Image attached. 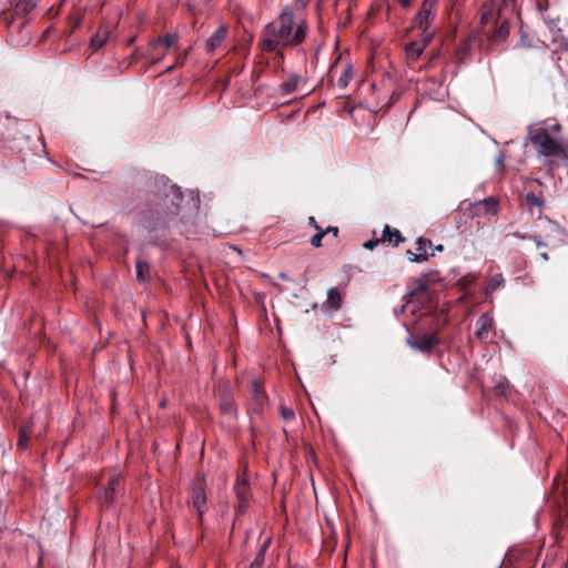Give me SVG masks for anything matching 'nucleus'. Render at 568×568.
Listing matches in <instances>:
<instances>
[{"label": "nucleus", "mask_w": 568, "mask_h": 568, "mask_svg": "<svg viewBox=\"0 0 568 568\" xmlns=\"http://www.w3.org/2000/svg\"><path fill=\"white\" fill-rule=\"evenodd\" d=\"M324 232H326V234L332 233L333 237H336L338 234V229L328 226L326 230H324Z\"/></svg>", "instance_id": "473e14b6"}, {"label": "nucleus", "mask_w": 568, "mask_h": 568, "mask_svg": "<svg viewBox=\"0 0 568 568\" xmlns=\"http://www.w3.org/2000/svg\"><path fill=\"white\" fill-rule=\"evenodd\" d=\"M325 235L326 232H324L323 230H318V232L311 239V244L314 247H320L322 245V240Z\"/></svg>", "instance_id": "c756f323"}, {"label": "nucleus", "mask_w": 568, "mask_h": 568, "mask_svg": "<svg viewBox=\"0 0 568 568\" xmlns=\"http://www.w3.org/2000/svg\"><path fill=\"white\" fill-rule=\"evenodd\" d=\"M310 0H295V8L294 10H298L300 12H303V9L306 7Z\"/></svg>", "instance_id": "2f4dec72"}, {"label": "nucleus", "mask_w": 568, "mask_h": 568, "mask_svg": "<svg viewBox=\"0 0 568 568\" xmlns=\"http://www.w3.org/2000/svg\"><path fill=\"white\" fill-rule=\"evenodd\" d=\"M36 3L33 0H16L14 9L17 13L28 14L33 10Z\"/></svg>", "instance_id": "5701e85b"}, {"label": "nucleus", "mask_w": 568, "mask_h": 568, "mask_svg": "<svg viewBox=\"0 0 568 568\" xmlns=\"http://www.w3.org/2000/svg\"><path fill=\"white\" fill-rule=\"evenodd\" d=\"M192 505L196 509L200 517H202L206 506V494L204 483L197 479L192 488Z\"/></svg>", "instance_id": "9b49d317"}, {"label": "nucleus", "mask_w": 568, "mask_h": 568, "mask_svg": "<svg viewBox=\"0 0 568 568\" xmlns=\"http://www.w3.org/2000/svg\"><path fill=\"white\" fill-rule=\"evenodd\" d=\"M176 43V38L172 34L160 37L149 47V59L153 62H159L166 53V50Z\"/></svg>", "instance_id": "6e6552de"}, {"label": "nucleus", "mask_w": 568, "mask_h": 568, "mask_svg": "<svg viewBox=\"0 0 568 568\" xmlns=\"http://www.w3.org/2000/svg\"><path fill=\"white\" fill-rule=\"evenodd\" d=\"M439 0H423L419 11L413 19V28L420 30V36L426 41H432L436 34V29L432 24L436 18V8Z\"/></svg>", "instance_id": "7ed1b4c3"}, {"label": "nucleus", "mask_w": 568, "mask_h": 568, "mask_svg": "<svg viewBox=\"0 0 568 568\" xmlns=\"http://www.w3.org/2000/svg\"><path fill=\"white\" fill-rule=\"evenodd\" d=\"M497 164H498V165H500V166L504 164V160H503V158H499V159L497 160Z\"/></svg>", "instance_id": "58836bf2"}, {"label": "nucleus", "mask_w": 568, "mask_h": 568, "mask_svg": "<svg viewBox=\"0 0 568 568\" xmlns=\"http://www.w3.org/2000/svg\"><path fill=\"white\" fill-rule=\"evenodd\" d=\"M121 476L120 475H113L110 477L108 481V487L104 489L103 497H102V505H112V503L115 500L116 495V488L120 485Z\"/></svg>", "instance_id": "dca6fc26"}, {"label": "nucleus", "mask_w": 568, "mask_h": 568, "mask_svg": "<svg viewBox=\"0 0 568 568\" xmlns=\"http://www.w3.org/2000/svg\"><path fill=\"white\" fill-rule=\"evenodd\" d=\"M252 392H253V396H254L257 405L261 406L263 398H264V394H263V390L261 389L260 385L256 382H253V384H252Z\"/></svg>", "instance_id": "cd10ccee"}, {"label": "nucleus", "mask_w": 568, "mask_h": 568, "mask_svg": "<svg viewBox=\"0 0 568 568\" xmlns=\"http://www.w3.org/2000/svg\"><path fill=\"white\" fill-rule=\"evenodd\" d=\"M377 243L378 241H367L366 243H364V247L372 250L377 245Z\"/></svg>", "instance_id": "72a5a7b5"}, {"label": "nucleus", "mask_w": 568, "mask_h": 568, "mask_svg": "<svg viewBox=\"0 0 568 568\" xmlns=\"http://www.w3.org/2000/svg\"><path fill=\"white\" fill-rule=\"evenodd\" d=\"M106 33H97L92 39H91V47L94 49V50H98L100 48H102L104 45V43L106 42Z\"/></svg>", "instance_id": "bb28decb"}, {"label": "nucleus", "mask_w": 568, "mask_h": 568, "mask_svg": "<svg viewBox=\"0 0 568 568\" xmlns=\"http://www.w3.org/2000/svg\"><path fill=\"white\" fill-rule=\"evenodd\" d=\"M430 42L432 41H426L424 36H420L419 40L410 41L409 43H407L405 45V53L407 60L416 61Z\"/></svg>", "instance_id": "f8f14e48"}, {"label": "nucleus", "mask_w": 568, "mask_h": 568, "mask_svg": "<svg viewBox=\"0 0 568 568\" xmlns=\"http://www.w3.org/2000/svg\"><path fill=\"white\" fill-rule=\"evenodd\" d=\"M503 284H504V276H503V274H500V273L494 274L489 278V281H488V283H487L486 287H485V293L486 294H491L496 290H498Z\"/></svg>", "instance_id": "412c9836"}, {"label": "nucleus", "mask_w": 568, "mask_h": 568, "mask_svg": "<svg viewBox=\"0 0 568 568\" xmlns=\"http://www.w3.org/2000/svg\"><path fill=\"white\" fill-rule=\"evenodd\" d=\"M308 222H310V224H311V225H313L317 231H318V230H321V227L317 225L316 220H315V217H314V216H311V217L308 219Z\"/></svg>", "instance_id": "f704fd0d"}, {"label": "nucleus", "mask_w": 568, "mask_h": 568, "mask_svg": "<svg viewBox=\"0 0 568 568\" xmlns=\"http://www.w3.org/2000/svg\"><path fill=\"white\" fill-rule=\"evenodd\" d=\"M430 245H432V242L429 240H426L424 237H418L416 241L417 253L407 251V254L409 255V261L416 262V263L425 262L428 258L427 247Z\"/></svg>", "instance_id": "ddd939ff"}, {"label": "nucleus", "mask_w": 568, "mask_h": 568, "mask_svg": "<svg viewBox=\"0 0 568 568\" xmlns=\"http://www.w3.org/2000/svg\"><path fill=\"white\" fill-rule=\"evenodd\" d=\"M163 184L161 190L162 194V215H176L180 213V204L183 200L180 187L174 184H169L164 178L160 179Z\"/></svg>", "instance_id": "39448f33"}, {"label": "nucleus", "mask_w": 568, "mask_h": 568, "mask_svg": "<svg viewBox=\"0 0 568 568\" xmlns=\"http://www.w3.org/2000/svg\"><path fill=\"white\" fill-rule=\"evenodd\" d=\"M560 125L559 124H554L551 125V130L555 131V132H559L560 131Z\"/></svg>", "instance_id": "4c0bfd02"}, {"label": "nucleus", "mask_w": 568, "mask_h": 568, "mask_svg": "<svg viewBox=\"0 0 568 568\" xmlns=\"http://www.w3.org/2000/svg\"><path fill=\"white\" fill-rule=\"evenodd\" d=\"M493 324H494V321L489 314H487V313L481 314L476 323L477 329L475 332V336L480 341L487 339L488 333L491 329Z\"/></svg>", "instance_id": "2eb2a0df"}, {"label": "nucleus", "mask_w": 568, "mask_h": 568, "mask_svg": "<svg viewBox=\"0 0 568 568\" xmlns=\"http://www.w3.org/2000/svg\"><path fill=\"white\" fill-rule=\"evenodd\" d=\"M234 491L237 498L236 513L242 514L248 508L250 485L247 477L239 475L234 485Z\"/></svg>", "instance_id": "1a4fd4ad"}, {"label": "nucleus", "mask_w": 568, "mask_h": 568, "mask_svg": "<svg viewBox=\"0 0 568 568\" xmlns=\"http://www.w3.org/2000/svg\"><path fill=\"white\" fill-rule=\"evenodd\" d=\"M382 241L388 242L393 244V246H397L400 242L404 241V237L398 230L390 229L388 225H386L383 231Z\"/></svg>", "instance_id": "a211bd4d"}, {"label": "nucleus", "mask_w": 568, "mask_h": 568, "mask_svg": "<svg viewBox=\"0 0 568 568\" xmlns=\"http://www.w3.org/2000/svg\"><path fill=\"white\" fill-rule=\"evenodd\" d=\"M540 257H541L544 261H548V260H549V255H548V253H546V252L540 253Z\"/></svg>", "instance_id": "e433bc0d"}, {"label": "nucleus", "mask_w": 568, "mask_h": 568, "mask_svg": "<svg viewBox=\"0 0 568 568\" xmlns=\"http://www.w3.org/2000/svg\"><path fill=\"white\" fill-rule=\"evenodd\" d=\"M436 251H443V245L439 244L438 246H436Z\"/></svg>", "instance_id": "ea45409f"}, {"label": "nucleus", "mask_w": 568, "mask_h": 568, "mask_svg": "<svg viewBox=\"0 0 568 568\" xmlns=\"http://www.w3.org/2000/svg\"><path fill=\"white\" fill-rule=\"evenodd\" d=\"M342 302H343V298H342L341 293L335 287H331L327 291V300H326L327 308L329 311H337L341 308Z\"/></svg>", "instance_id": "6ab92c4d"}, {"label": "nucleus", "mask_w": 568, "mask_h": 568, "mask_svg": "<svg viewBox=\"0 0 568 568\" xmlns=\"http://www.w3.org/2000/svg\"><path fill=\"white\" fill-rule=\"evenodd\" d=\"M530 139L532 144L539 148L540 154L545 156H557L564 153L561 143L550 135L547 128L531 130Z\"/></svg>", "instance_id": "20e7f679"}, {"label": "nucleus", "mask_w": 568, "mask_h": 568, "mask_svg": "<svg viewBox=\"0 0 568 568\" xmlns=\"http://www.w3.org/2000/svg\"><path fill=\"white\" fill-rule=\"evenodd\" d=\"M136 280L144 281L145 274L149 272V264L143 261H138L135 265Z\"/></svg>", "instance_id": "a878e982"}, {"label": "nucleus", "mask_w": 568, "mask_h": 568, "mask_svg": "<svg viewBox=\"0 0 568 568\" xmlns=\"http://www.w3.org/2000/svg\"><path fill=\"white\" fill-rule=\"evenodd\" d=\"M525 202L529 207L536 206L540 209L544 204V201L534 193L526 194Z\"/></svg>", "instance_id": "393cba45"}, {"label": "nucleus", "mask_w": 568, "mask_h": 568, "mask_svg": "<svg viewBox=\"0 0 568 568\" xmlns=\"http://www.w3.org/2000/svg\"><path fill=\"white\" fill-rule=\"evenodd\" d=\"M217 398L221 412L226 416L234 417L236 415V405L229 383L225 382L219 385Z\"/></svg>", "instance_id": "0eeeda50"}, {"label": "nucleus", "mask_w": 568, "mask_h": 568, "mask_svg": "<svg viewBox=\"0 0 568 568\" xmlns=\"http://www.w3.org/2000/svg\"><path fill=\"white\" fill-rule=\"evenodd\" d=\"M270 539L265 540L261 546L257 555L255 556L253 562L250 565V568H262L265 559V551L268 548Z\"/></svg>", "instance_id": "4be33fe9"}, {"label": "nucleus", "mask_w": 568, "mask_h": 568, "mask_svg": "<svg viewBox=\"0 0 568 568\" xmlns=\"http://www.w3.org/2000/svg\"><path fill=\"white\" fill-rule=\"evenodd\" d=\"M476 213L495 214L498 211V202L495 197L489 196L475 204Z\"/></svg>", "instance_id": "f3484780"}, {"label": "nucleus", "mask_w": 568, "mask_h": 568, "mask_svg": "<svg viewBox=\"0 0 568 568\" xmlns=\"http://www.w3.org/2000/svg\"><path fill=\"white\" fill-rule=\"evenodd\" d=\"M227 29L224 26L219 27L206 40L205 49L209 53L214 52L226 39Z\"/></svg>", "instance_id": "4468645a"}, {"label": "nucleus", "mask_w": 568, "mask_h": 568, "mask_svg": "<svg viewBox=\"0 0 568 568\" xmlns=\"http://www.w3.org/2000/svg\"><path fill=\"white\" fill-rule=\"evenodd\" d=\"M406 343L412 349L429 355L433 348L439 344V338L434 333L410 334L406 338Z\"/></svg>", "instance_id": "423d86ee"}, {"label": "nucleus", "mask_w": 568, "mask_h": 568, "mask_svg": "<svg viewBox=\"0 0 568 568\" xmlns=\"http://www.w3.org/2000/svg\"><path fill=\"white\" fill-rule=\"evenodd\" d=\"M517 9V0H501L500 6L490 0L483 8L480 23L484 34L494 42L506 40L509 34L508 13Z\"/></svg>", "instance_id": "f03ea898"}, {"label": "nucleus", "mask_w": 568, "mask_h": 568, "mask_svg": "<svg viewBox=\"0 0 568 568\" xmlns=\"http://www.w3.org/2000/svg\"><path fill=\"white\" fill-rule=\"evenodd\" d=\"M281 414H282V417L285 420H292L295 417L294 410L292 408H288V407H282Z\"/></svg>", "instance_id": "7c9ffc66"}, {"label": "nucleus", "mask_w": 568, "mask_h": 568, "mask_svg": "<svg viewBox=\"0 0 568 568\" xmlns=\"http://www.w3.org/2000/svg\"><path fill=\"white\" fill-rule=\"evenodd\" d=\"M398 2L404 7L408 8L410 6V0H398Z\"/></svg>", "instance_id": "c9c22d12"}, {"label": "nucleus", "mask_w": 568, "mask_h": 568, "mask_svg": "<svg viewBox=\"0 0 568 568\" xmlns=\"http://www.w3.org/2000/svg\"><path fill=\"white\" fill-rule=\"evenodd\" d=\"M29 430L23 427L20 429V437H19V442H18V445L21 447V448H26L27 445H28V439H29Z\"/></svg>", "instance_id": "c85d7f7f"}, {"label": "nucleus", "mask_w": 568, "mask_h": 568, "mask_svg": "<svg viewBox=\"0 0 568 568\" xmlns=\"http://www.w3.org/2000/svg\"><path fill=\"white\" fill-rule=\"evenodd\" d=\"M300 77L297 74L290 75L282 84L281 92L282 94L288 95L293 93L298 85Z\"/></svg>", "instance_id": "aec40b11"}, {"label": "nucleus", "mask_w": 568, "mask_h": 568, "mask_svg": "<svg viewBox=\"0 0 568 568\" xmlns=\"http://www.w3.org/2000/svg\"><path fill=\"white\" fill-rule=\"evenodd\" d=\"M307 31L308 26L304 13L286 6L274 21L263 28L258 47L262 52L275 53L276 59L283 62V50L302 44Z\"/></svg>", "instance_id": "f257e3e1"}, {"label": "nucleus", "mask_w": 568, "mask_h": 568, "mask_svg": "<svg viewBox=\"0 0 568 568\" xmlns=\"http://www.w3.org/2000/svg\"><path fill=\"white\" fill-rule=\"evenodd\" d=\"M353 75H354L353 67L349 64L346 65L344 71L342 72L341 77L337 80V85L341 89H345L349 84L351 80L353 79Z\"/></svg>", "instance_id": "b1692460"}, {"label": "nucleus", "mask_w": 568, "mask_h": 568, "mask_svg": "<svg viewBox=\"0 0 568 568\" xmlns=\"http://www.w3.org/2000/svg\"><path fill=\"white\" fill-rule=\"evenodd\" d=\"M544 232L545 234H536L531 236V240L537 244V246H547L549 244L548 240L552 235H561L562 230L560 225L556 222H552L550 220L544 221Z\"/></svg>", "instance_id": "9d476101"}]
</instances>
